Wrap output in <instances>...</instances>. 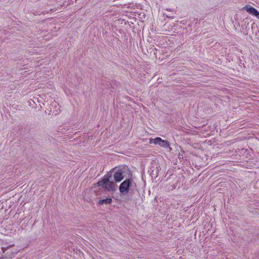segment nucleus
Segmentation results:
<instances>
[{
	"label": "nucleus",
	"mask_w": 259,
	"mask_h": 259,
	"mask_svg": "<svg viewBox=\"0 0 259 259\" xmlns=\"http://www.w3.org/2000/svg\"><path fill=\"white\" fill-rule=\"evenodd\" d=\"M112 199L110 198H107L106 199H102V200H100L99 201H98V204L99 205H102V204H110L111 202H112Z\"/></svg>",
	"instance_id": "obj_6"
},
{
	"label": "nucleus",
	"mask_w": 259,
	"mask_h": 259,
	"mask_svg": "<svg viewBox=\"0 0 259 259\" xmlns=\"http://www.w3.org/2000/svg\"><path fill=\"white\" fill-rule=\"evenodd\" d=\"M128 170V169L127 167L117 169L113 175L114 181L117 183L120 182L125 177V173L126 171Z\"/></svg>",
	"instance_id": "obj_3"
},
{
	"label": "nucleus",
	"mask_w": 259,
	"mask_h": 259,
	"mask_svg": "<svg viewBox=\"0 0 259 259\" xmlns=\"http://www.w3.org/2000/svg\"><path fill=\"white\" fill-rule=\"evenodd\" d=\"M149 143L158 145L163 148H168L171 149V148L169 146V143L167 141L162 140L159 137H156L155 139L150 138L149 139Z\"/></svg>",
	"instance_id": "obj_4"
},
{
	"label": "nucleus",
	"mask_w": 259,
	"mask_h": 259,
	"mask_svg": "<svg viewBox=\"0 0 259 259\" xmlns=\"http://www.w3.org/2000/svg\"><path fill=\"white\" fill-rule=\"evenodd\" d=\"M136 186V183L132 179H126L120 184L119 190L122 195H126L130 190H132Z\"/></svg>",
	"instance_id": "obj_2"
},
{
	"label": "nucleus",
	"mask_w": 259,
	"mask_h": 259,
	"mask_svg": "<svg viewBox=\"0 0 259 259\" xmlns=\"http://www.w3.org/2000/svg\"><path fill=\"white\" fill-rule=\"evenodd\" d=\"M151 175L152 176V177H153V176H154L155 177H157V176H158V172H157V170L156 171V174H155L154 171L152 170V172H151Z\"/></svg>",
	"instance_id": "obj_8"
},
{
	"label": "nucleus",
	"mask_w": 259,
	"mask_h": 259,
	"mask_svg": "<svg viewBox=\"0 0 259 259\" xmlns=\"http://www.w3.org/2000/svg\"><path fill=\"white\" fill-rule=\"evenodd\" d=\"M178 182V181H177L175 183H174L172 185H171L170 184H167L166 186L167 191H172L173 190L176 189V187L177 186Z\"/></svg>",
	"instance_id": "obj_7"
},
{
	"label": "nucleus",
	"mask_w": 259,
	"mask_h": 259,
	"mask_svg": "<svg viewBox=\"0 0 259 259\" xmlns=\"http://www.w3.org/2000/svg\"><path fill=\"white\" fill-rule=\"evenodd\" d=\"M244 9H245L248 13L255 16L258 19H259V12L254 8L250 6V5H247L244 7Z\"/></svg>",
	"instance_id": "obj_5"
},
{
	"label": "nucleus",
	"mask_w": 259,
	"mask_h": 259,
	"mask_svg": "<svg viewBox=\"0 0 259 259\" xmlns=\"http://www.w3.org/2000/svg\"><path fill=\"white\" fill-rule=\"evenodd\" d=\"M111 175L105 176L97 185L103 187L108 192H114L116 190L117 185L111 180Z\"/></svg>",
	"instance_id": "obj_1"
}]
</instances>
